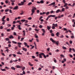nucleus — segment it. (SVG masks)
Instances as JSON below:
<instances>
[{"label":"nucleus","instance_id":"obj_1","mask_svg":"<svg viewBox=\"0 0 75 75\" xmlns=\"http://www.w3.org/2000/svg\"><path fill=\"white\" fill-rule=\"evenodd\" d=\"M33 9H31V15H33V14L35 13V10H37V8L35 7L34 6H33L32 7Z\"/></svg>","mask_w":75,"mask_h":75},{"label":"nucleus","instance_id":"obj_2","mask_svg":"<svg viewBox=\"0 0 75 75\" xmlns=\"http://www.w3.org/2000/svg\"><path fill=\"white\" fill-rule=\"evenodd\" d=\"M44 55V53H41L40 54H39V58H42V56L41 55Z\"/></svg>","mask_w":75,"mask_h":75},{"label":"nucleus","instance_id":"obj_3","mask_svg":"<svg viewBox=\"0 0 75 75\" xmlns=\"http://www.w3.org/2000/svg\"><path fill=\"white\" fill-rule=\"evenodd\" d=\"M61 11H61L60 9H58L56 11L55 13H59V12H61Z\"/></svg>","mask_w":75,"mask_h":75},{"label":"nucleus","instance_id":"obj_4","mask_svg":"<svg viewBox=\"0 0 75 75\" xmlns=\"http://www.w3.org/2000/svg\"><path fill=\"white\" fill-rule=\"evenodd\" d=\"M22 48L23 51H25V52H27V48H25L24 47H22Z\"/></svg>","mask_w":75,"mask_h":75},{"label":"nucleus","instance_id":"obj_5","mask_svg":"<svg viewBox=\"0 0 75 75\" xmlns=\"http://www.w3.org/2000/svg\"><path fill=\"white\" fill-rule=\"evenodd\" d=\"M16 67L17 68H22V66H21L19 65H17L16 66Z\"/></svg>","mask_w":75,"mask_h":75},{"label":"nucleus","instance_id":"obj_6","mask_svg":"<svg viewBox=\"0 0 75 75\" xmlns=\"http://www.w3.org/2000/svg\"><path fill=\"white\" fill-rule=\"evenodd\" d=\"M18 6H15V7L13 8V10H17V9H18Z\"/></svg>","mask_w":75,"mask_h":75},{"label":"nucleus","instance_id":"obj_7","mask_svg":"<svg viewBox=\"0 0 75 75\" xmlns=\"http://www.w3.org/2000/svg\"><path fill=\"white\" fill-rule=\"evenodd\" d=\"M51 4V6H53V7H54V6H55V3H52Z\"/></svg>","mask_w":75,"mask_h":75},{"label":"nucleus","instance_id":"obj_8","mask_svg":"<svg viewBox=\"0 0 75 75\" xmlns=\"http://www.w3.org/2000/svg\"><path fill=\"white\" fill-rule=\"evenodd\" d=\"M50 40L52 42H55V41L52 38H50Z\"/></svg>","mask_w":75,"mask_h":75},{"label":"nucleus","instance_id":"obj_9","mask_svg":"<svg viewBox=\"0 0 75 75\" xmlns=\"http://www.w3.org/2000/svg\"><path fill=\"white\" fill-rule=\"evenodd\" d=\"M18 27L19 30H21V28H20L21 27V25H18Z\"/></svg>","mask_w":75,"mask_h":75},{"label":"nucleus","instance_id":"obj_10","mask_svg":"<svg viewBox=\"0 0 75 75\" xmlns=\"http://www.w3.org/2000/svg\"><path fill=\"white\" fill-rule=\"evenodd\" d=\"M54 42L55 43V44H56L57 45H58V43H59V42H58V41H57V42H56V41H54Z\"/></svg>","mask_w":75,"mask_h":75},{"label":"nucleus","instance_id":"obj_11","mask_svg":"<svg viewBox=\"0 0 75 75\" xmlns=\"http://www.w3.org/2000/svg\"><path fill=\"white\" fill-rule=\"evenodd\" d=\"M52 25H54V27H57L58 26V25H57V24H55L54 23L52 24Z\"/></svg>","mask_w":75,"mask_h":75},{"label":"nucleus","instance_id":"obj_12","mask_svg":"<svg viewBox=\"0 0 75 75\" xmlns=\"http://www.w3.org/2000/svg\"><path fill=\"white\" fill-rule=\"evenodd\" d=\"M9 38L10 39H11V38H14V37L13 36V35H11L10 36Z\"/></svg>","mask_w":75,"mask_h":75},{"label":"nucleus","instance_id":"obj_13","mask_svg":"<svg viewBox=\"0 0 75 75\" xmlns=\"http://www.w3.org/2000/svg\"><path fill=\"white\" fill-rule=\"evenodd\" d=\"M50 27H49V26H47V30H49L50 28H51V26H50Z\"/></svg>","mask_w":75,"mask_h":75},{"label":"nucleus","instance_id":"obj_14","mask_svg":"<svg viewBox=\"0 0 75 75\" xmlns=\"http://www.w3.org/2000/svg\"><path fill=\"white\" fill-rule=\"evenodd\" d=\"M29 65H30V66H31V67H33V64H31V63H30V62H29L28 63Z\"/></svg>","mask_w":75,"mask_h":75},{"label":"nucleus","instance_id":"obj_15","mask_svg":"<svg viewBox=\"0 0 75 75\" xmlns=\"http://www.w3.org/2000/svg\"><path fill=\"white\" fill-rule=\"evenodd\" d=\"M41 30H42V32L44 33H45V30H44V29H41Z\"/></svg>","mask_w":75,"mask_h":75},{"label":"nucleus","instance_id":"obj_16","mask_svg":"<svg viewBox=\"0 0 75 75\" xmlns=\"http://www.w3.org/2000/svg\"><path fill=\"white\" fill-rule=\"evenodd\" d=\"M40 3H41V4H43L44 3V1L43 0H41L40 1Z\"/></svg>","mask_w":75,"mask_h":75},{"label":"nucleus","instance_id":"obj_17","mask_svg":"<svg viewBox=\"0 0 75 75\" xmlns=\"http://www.w3.org/2000/svg\"><path fill=\"white\" fill-rule=\"evenodd\" d=\"M24 44L25 47H26V46L27 45H28V44L25 42H24Z\"/></svg>","mask_w":75,"mask_h":75},{"label":"nucleus","instance_id":"obj_18","mask_svg":"<svg viewBox=\"0 0 75 75\" xmlns=\"http://www.w3.org/2000/svg\"><path fill=\"white\" fill-rule=\"evenodd\" d=\"M25 21V20H21V21L22 22V23H24Z\"/></svg>","mask_w":75,"mask_h":75},{"label":"nucleus","instance_id":"obj_19","mask_svg":"<svg viewBox=\"0 0 75 75\" xmlns=\"http://www.w3.org/2000/svg\"><path fill=\"white\" fill-rule=\"evenodd\" d=\"M64 7H65L67 6V5H68V4L67 3H64Z\"/></svg>","mask_w":75,"mask_h":75},{"label":"nucleus","instance_id":"obj_20","mask_svg":"<svg viewBox=\"0 0 75 75\" xmlns=\"http://www.w3.org/2000/svg\"><path fill=\"white\" fill-rule=\"evenodd\" d=\"M55 13V11H52L50 12V13H51V14H52V13Z\"/></svg>","mask_w":75,"mask_h":75},{"label":"nucleus","instance_id":"obj_21","mask_svg":"<svg viewBox=\"0 0 75 75\" xmlns=\"http://www.w3.org/2000/svg\"><path fill=\"white\" fill-rule=\"evenodd\" d=\"M11 69H13V70H15V69H16L15 67H12Z\"/></svg>","mask_w":75,"mask_h":75},{"label":"nucleus","instance_id":"obj_22","mask_svg":"<svg viewBox=\"0 0 75 75\" xmlns=\"http://www.w3.org/2000/svg\"><path fill=\"white\" fill-rule=\"evenodd\" d=\"M32 4V2L29 3L28 4V6H30V5H31Z\"/></svg>","mask_w":75,"mask_h":75},{"label":"nucleus","instance_id":"obj_23","mask_svg":"<svg viewBox=\"0 0 75 75\" xmlns=\"http://www.w3.org/2000/svg\"><path fill=\"white\" fill-rule=\"evenodd\" d=\"M21 4L22 6H23L24 5V3L23 1H21Z\"/></svg>","mask_w":75,"mask_h":75},{"label":"nucleus","instance_id":"obj_24","mask_svg":"<svg viewBox=\"0 0 75 75\" xmlns=\"http://www.w3.org/2000/svg\"><path fill=\"white\" fill-rule=\"evenodd\" d=\"M25 67H23L22 68V71H24V70L25 69Z\"/></svg>","mask_w":75,"mask_h":75},{"label":"nucleus","instance_id":"obj_25","mask_svg":"<svg viewBox=\"0 0 75 75\" xmlns=\"http://www.w3.org/2000/svg\"><path fill=\"white\" fill-rule=\"evenodd\" d=\"M50 14V12H47V13H46V15H49V14Z\"/></svg>","mask_w":75,"mask_h":75},{"label":"nucleus","instance_id":"obj_26","mask_svg":"<svg viewBox=\"0 0 75 75\" xmlns=\"http://www.w3.org/2000/svg\"><path fill=\"white\" fill-rule=\"evenodd\" d=\"M20 38H21V36H18V40H20Z\"/></svg>","mask_w":75,"mask_h":75},{"label":"nucleus","instance_id":"obj_27","mask_svg":"<svg viewBox=\"0 0 75 75\" xmlns=\"http://www.w3.org/2000/svg\"><path fill=\"white\" fill-rule=\"evenodd\" d=\"M54 62H55V63H56L57 61L56 60V59H55V58H54Z\"/></svg>","mask_w":75,"mask_h":75},{"label":"nucleus","instance_id":"obj_28","mask_svg":"<svg viewBox=\"0 0 75 75\" xmlns=\"http://www.w3.org/2000/svg\"><path fill=\"white\" fill-rule=\"evenodd\" d=\"M12 42L13 44H17V42H15L14 41H12Z\"/></svg>","mask_w":75,"mask_h":75},{"label":"nucleus","instance_id":"obj_29","mask_svg":"<svg viewBox=\"0 0 75 75\" xmlns=\"http://www.w3.org/2000/svg\"><path fill=\"white\" fill-rule=\"evenodd\" d=\"M52 29H55V26H53L52 27Z\"/></svg>","mask_w":75,"mask_h":75},{"label":"nucleus","instance_id":"obj_30","mask_svg":"<svg viewBox=\"0 0 75 75\" xmlns=\"http://www.w3.org/2000/svg\"><path fill=\"white\" fill-rule=\"evenodd\" d=\"M24 13V12L23 11H22V13H20V15H23V14Z\"/></svg>","mask_w":75,"mask_h":75},{"label":"nucleus","instance_id":"obj_31","mask_svg":"<svg viewBox=\"0 0 75 75\" xmlns=\"http://www.w3.org/2000/svg\"><path fill=\"white\" fill-rule=\"evenodd\" d=\"M61 11H65V8H63Z\"/></svg>","mask_w":75,"mask_h":75},{"label":"nucleus","instance_id":"obj_32","mask_svg":"<svg viewBox=\"0 0 75 75\" xmlns=\"http://www.w3.org/2000/svg\"><path fill=\"white\" fill-rule=\"evenodd\" d=\"M5 40H6V41H9V39H8V38H6Z\"/></svg>","mask_w":75,"mask_h":75},{"label":"nucleus","instance_id":"obj_33","mask_svg":"<svg viewBox=\"0 0 75 75\" xmlns=\"http://www.w3.org/2000/svg\"><path fill=\"white\" fill-rule=\"evenodd\" d=\"M65 9H69V7L68 6H66V8H65Z\"/></svg>","mask_w":75,"mask_h":75},{"label":"nucleus","instance_id":"obj_34","mask_svg":"<svg viewBox=\"0 0 75 75\" xmlns=\"http://www.w3.org/2000/svg\"><path fill=\"white\" fill-rule=\"evenodd\" d=\"M23 75H25V71L24 70H23Z\"/></svg>","mask_w":75,"mask_h":75},{"label":"nucleus","instance_id":"obj_35","mask_svg":"<svg viewBox=\"0 0 75 75\" xmlns=\"http://www.w3.org/2000/svg\"><path fill=\"white\" fill-rule=\"evenodd\" d=\"M56 34V35H57V37H58V36H59V33L58 32H57V33Z\"/></svg>","mask_w":75,"mask_h":75},{"label":"nucleus","instance_id":"obj_36","mask_svg":"<svg viewBox=\"0 0 75 75\" xmlns=\"http://www.w3.org/2000/svg\"><path fill=\"white\" fill-rule=\"evenodd\" d=\"M7 25L8 27H11V25L10 24H8Z\"/></svg>","mask_w":75,"mask_h":75},{"label":"nucleus","instance_id":"obj_37","mask_svg":"<svg viewBox=\"0 0 75 75\" xmlns=\"http://www.w3.org/2000/svg\"><path fill=\"white\" fill-rule=\"evenodd\" d=\"M1 70L2 71H6L5 69H1Z\"/></svg>","mask_w":75,"mask_h":75},{"label":"nucleus","instance_id":"obj_38","mask_svg":"<svg viewBox=\"0 0 75 75\" xmlns=\"http://www.w3.org/2000/svg\"><path fill=\"white\" fill-rule=\"evenodd\" d=\"M12 55L14 57H16V55L15 54H13Z\"/></svg>","mask_w":75,"mask_h":75},{"label":"nucleus","instance_id":"obj_39","mask_svg":"<svg viewBox=\"0 0 75 75\" xmlns=\"http://www.w3.org/2000/svg\"><path fill=\"white\" fill-rule=\"evenodd\" d=\"M24 38H21V41H23V40H24Z\"/></svg>","mask_w":75,"mask_h":75},{"label":"nucleus","instance_id":"obj_40","mask_svg":"<svg viewBox=\"0 0 75 75\" xmlns=\"http://www.w3.org/2000/svg\"><path fill=\"white\" fill-rule=\"evenodd\" d=\"M51 17H55V16L54 15H51Z\"/></svg>","mask_w":75,"mask_h":75},{"label":"nucleus","instance_id":"obj_41","mask_svg":"<svg viewBox=\"0 0 75 75\" xmlns=\"http://www.w3.org/2000/svg\"><path fill=\"white\" fill-rule=\"evenodd\" d=\"M8 10H9L8 9H6L5 10V11L6 12L7 11H8Z\"/></svg>","mask_w":75,"mask_h":75},{"label":"nucleus","instance_id":"obj_42","mask_svg":"<svg viewBox=\"0 0 75 75\" xmlns=\"http://www.w3.org/2000/svg\"><path fill=\"white\" fill-rule=\"evenodd\" d=\"M62 48H63V49H64V50H66V47H64V46H63V47H62Z\"/></svg>","mask_w":75,"mask_h":75},{"label":"nucleus","instance_id":"obj_43","mask_svg":"<svg viewBox=\"0 0 75 75\" xmlns=\"http://www.w3.org/2000/svg\"><path fill=\"white\" fill-rule=\"evenodd\" d=\"M18 48V47H14V49L15 50H17V49Z\"/></svg>","mask_w":75,"mask_h":75},{"label":"nucleus","instance_id":"obj_44","mask_svg":"<svg viewBox=\"0 0 75 75\" xmlns=\"http://www.w3.org/2000/svg\"><path fill=\"white\" fill-rule=\"evenodd\" d=\"M32 18H31V17H29L28 18V19L29 20H31Z\"/></svg>","mask_w":75,"mask_h":75},{"label":"nucleus","instance_id":"obj_45","mask_svg":"<svg viewBox=\"0 0 75 75\" xmlns=\"http://www.w3.org/2000/svg\"><path fill=\"white\" fill-rule=\"evenodd\" d=\"M3 27L2 26H1L0 27V29L1 30H2V29H3Z\"/></svg>","mask_w":75,"mask_h":75},{"label":"nucleus","instance_id":"obj_46","mask_svg":"<svg viewBox=\"0 0 75 75\" xmlns=\"http://www.w3.org/2000/svg\"><path fill=\"white\" fill-rule=\"evenodd\" d=\"M17 44H18V45H21V44H22V43H21V42H18L17 43Z\"/></svg>","mask_w":75,"mask_h":75},{"label":"nucleus","instance_id":"obj_47","mask_svg":"<svg viewBox=\"0 0 75 75\" xmlns=\"http://www.w3.org/2000/svg\"><path fill=\"white\" fill-rule=\"evenodd\" d=\"M63 60H64L63 61H64V62H66L67 61V59H64Z\"/></svg>","mask_w":75,"mask_h":75},{"label":"nucleus","instance_id":"obj_48","mask_svg":"<svg viewBox=\"0 0 75 75\" xmlns=\"http://www.w3.org/2000/svg\"><path fill=\"white\" fill-rule=\"evenodd\" d=\"M72 17V15H70L68 16V17Z\"/></svg>","mask_w":75,"mask_h":75},{"label":"nucleus","instance_id":"obj_49","mask_svg":"<svg viewBox=\"0 0 75 75\" xmlns=\"http://www.w3.org/2000/svg\"><path fill=\"white\" fill-rule=\"evenodd\" d=\"M69 56L71 58H72L73 57V56L72 55H71V54H69Z\"/></svg>","mask_w":75,"mask_h":75},{"label":"nucleus","instance_id":"obj_50","mask_svg":"<svg viewBox=\"0 0 75 75\" xmlns=\"http://www.w3.org/2000/svg\"><path fill=\"white\" fill-rule=\"evenodd\" d=\"M63 37H64V35H62L61 36H60V38H63Z\"/></svg>","mask_w":75,"mask_h":75},{"label":"nucleus","instance_id":"obj_51","mask_svg":"<svg viewBox=\"0 0 75 75\" xmlns=\"http://www.w3.org/2000/svg\"><path fill=\"white\" fill-rule=\"evenodd\" d=\"M18 4V6H22V5L21 4V3Z\"/></svg>","mask_w":75,"mask_h":75},{"label":"nucleus","instance_id":"obj_52","mask_svg":"<svg viewBox=\"0 0 75 75\" xmlns=\"http://www.w3.org/2000/svg\"><path fill=\"white\" fill-rule=\"evenodd\" d=\"M40 28H42V25H40L39 26Z\"/></svg>","mask_w":75,"mask_h":75},{"label":"nucleus","instance_id":"obj_53","mask_svg":"<svg viewBox=\"0 0 75 75\" xmlns=\"http://www.w3.org/2000/svg\"><path fill=\"white\" fill-rule=\"evenodd\" d=\"M37 13H40V10H38L37 11Z\"/></svg>","mask_w":75,"mask_h":75},{"label":"nucleus","instance_id":"obj_54","mask_svg":"<svg viewBox=\"0 0 75 75\" xmlns=\"http://www.w3.org/2000/svg\"><path fill=\"white\" fill-rule=\"evenodd\" d=\"M34 46H32L31 48V50L33 49L34 48Z\"/></svg>","mask_w":75,"mask_h":75},{"label":"nucleus","instance_id":"obj_55","mask_svg":"<svg viewBox=\"0 0 75 75\" xmlns=\"http://www.w3.org/2000/svg\"><path fill=\"white\" fill-rule=\"evenodd\" d=\"M43 55V57H44V58H46V56L44 54V55Z\"/></svg>","mask_w":75,"mask_h":75},{"label":"nucleus","instance_id":"obj_56","mask_svg":"<svg viewBox=\"0 0 75 75\" xmlns=\"http://www.w3.org/2000/svg\"><path fill=\"white\" fill-rule=\"evenodd\" d=\"M5 17H6V16H4L3 17V18H2V19H5Z\"/></svg>","mask_w":75,"mask_h":75},{"label":"nucleus","instance_id":"obj_57","mask_svg":"<svg viewBox=\"0 0 75 75\" xmlns=\"http://www.w3.org/2000/svg\"><path fill=\"white\" fill-rule=\"evenodd\" d=\"M5 23H6V21L4 22H3L2 23V24H3V25H4Z\"/></svg>","mask_w":75,"mask_h":75},{"label":"nucleus","instance_id":"obj_58","mask_svg":"<svg viewBox=\"0 0 75 75\" xmlns=\"http://www.w3.org/2000/svg\"><path fill=\"white\" fill-rule=\"evenodd\" d=\"M72 50L73 51V52H75V50L74 48H72Z\"/></svg>","mask_w":75,"mask_h":75},{"label":"nucleus","instance_id":"obj_59","mask_svg":"<svg viewBox=\"0 0 75 75\" xmlns=\"http://www.w3.org/2000/svg\"><path fill=\"white\" fill-rule=\"evenodd\" d=\"M6 20H7V21H9V18H7Z\"/></svg>","mask_w":75,"mask_h":75},{"label":"nucleus","instance_id":"obj_60","mask_svg":"<svg viewBox=\"0 0 75 75\" xmlns=\"http://www.w3.org/2000/svg\"><path fill=\"white\" fill-rule=\"evenodd\" d=\"M25 23H28V21L27 20H25Z\"/></svg>","mask_w":75,"mask_h":75},{"label":"nucleus","instance_id":"obj_61","mask_svg":"<svg viewBox=\"0 0 75 75\" xmlns=\"http://www.w3.org/2000/svg\"><path fill=\"white\" fill-rule=\"evenodd\" d=\"M13 34L14 35H16V33L15 32H13Z\"/></svg>","mask_w":75,"mask_h":75},{"label":"nucleus","instance_id":"obj_62","mask_svg":"<svg viewBox=\"0 0 75 75\" xmlns=\"http://www.w3.org/2000/svg\"><path fill=\"white\" fill-rule=\"evenodd\" d=\"M71 62L72 64H74V63H75V61H72Z\"/></svg>","mask_w":75,"mask_h":75},{"label":"nucleus","instance_id":"obj_63","mask_svg":"<svg viewBox=\"0 0 75 75\" xmlns=\"http://www.w3.org/2000/svg\"><path fill=\"white\" fill-rule=\"evenodd\" d=\"M50 33H52V30H50Z\"/></svg>","mask_w":75,"mask_h":75},{"label":"nucleus","instance_id":"obj_64","mask_svg":"<svg viewBox=\"0 0 75 75\" xmlns=\"http://www.w3.org/2000/svg\"><path fill=\"white\" fill-rule=\"evenodd\" d=\"M62 1L63 3H65V0H63Z\"/></svg>","mask_w":75,"mask_h":75}]
</instances>
